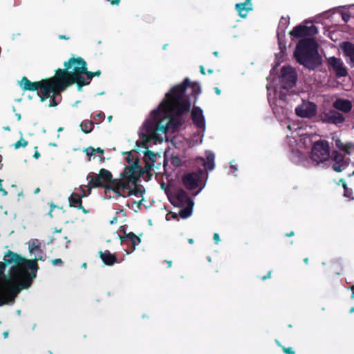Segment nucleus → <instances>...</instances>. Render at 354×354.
I'll return each mask as SVG.
<instances>
[{
    "label": "nucleus",
    "instance_id": "f257e3e1",
    "mask_svg": "<svg viewBox=\"0 0 354 354\" xmlns=\"http://www.w3.org/2000/svg\"><path fill=\"white\" fill-rule=\"evenodd\" d=\"M191 87V95L194 102L201 92L198 83H192L188 77L174 87L166 94L163 102L156 108V131L165 129L174 133L181 129L188 120L191 100L185 93Z\"/></svg>",
    "mask_w": 354,
    "mask_h": 354
},
{
    "label": "nucleus",
    "instance_id": "f03ea898",
    "mask_svg": "<svg viewBox=\"0 0 354 354\" xmlns=\"http://www.w3.org/2000/svg\"><path fill=\"white\" fill-rule=\"evenodd\" d=\"M7 265L15 264L10 270L11 279L17 288H28L37 276L39 269L36 260H29L11 250H8L3 258Z\"/></svg>",
    "mask_w": 354,
    "mask_h": 354
},
{
    "label": "nucleus",
    "instance_id": "7ed1b4c3",
    "mask_svg": "<svg viewBox=\"0 0 354 354\" xmlns=\"http://www.w3.org/2000/svg\"><path fill=\"white\" fill-rule=\"evenodd\" d=\"M64 68H58L55 75L47 78L50 93L60 95L66 88L75 84L79 91L84 86L83 76L80 75L77 57H72L64 63Z\"/></svg>",
    "mask_w": 354,
    "mask_h": 354
},
{
    "label": "nucleus",
    "instance_id": "20e7f679",
    "mask_svg": "<svg viewBox=\"0 0 354 354\" xmlns=\"http://www.w3.org/2000/svg\"><path fill=\"white\" fill-rule=\"evenodd\" d=\"M145 161V165L142 167L140 165V159L137 158L131 165H127L124 167V171L120 174V180L125 182L127 186L120 187V196L134 195L139 196L142 192L140 187L137 186V183L140 178H142L144 180L148 181L151 179L152 174L151 172L153 165L149 162Z\"/></svg>",
    "mask_w": 354,
    "mask_h": 354
},
{
    "label": "nucleus",
    "instance_id": "39448f33",
    "mask_svg": "<svg viewBox=\"0 0 354 354\" xmlns=\"http://www.w3.org/2000/svg\"><path fill=\"white\" fill-rule=\"evenodd\" d=\"M294 57L296 61L309 70H315L322 63L318 53V44L313 38H304L296 45Z\"/></svg>",
    "mask_w": 354,
    "mask_h": 354
},
{
    "label": "nucleus",
    "instance_id": "423d86ee",
    "mask_svg": "<svg viewBox=\"0 0 354 354\" xmlns=\"http://www.w3.org/2000/svg\"><path fill=\"white\" fill-rule=\"evenodd\" d=\"M86 179L91 180L93 187L104 188L106 195L110 191H113L117 195H121L120 187L127 186V184L120 179H113L111 172L104 168L100 170L98 174H88Z\"/></svg>",
    "mask_w": 354,
    "mask_h": 354
},
{
    "label": "nucleus",
    "instance_id": "0eeeda50",
    "mask_svg": "<svg viewBox=\"0 0 354 354\" xmlns=\"http://www.w3.org/2000/svg\"><path fill=\"white\" fill-rule=\"evenodd\" d=\"M138 133L141 140H138L136 145L148 149L149 142L155 141V109L151 111L150 118L145 122Z\"/></svg>",
    "mask_w": 354,
    "mask_h": 354
},
{
    "label": "nucleus",
    "instance_id": "6e6552de",
    "mask_svg": "<svg viewBox=\"0 0 354 354\" xmlns=\"http://www.w3.org/2000/svg\"><path fill=\"white\" fill-rule=\"evenodd\" d=\"M19 86L24 91H36L40 89L41 95L39 97L41 102H44L49 97L50 91L48 88L47 78L43 79L41 81L31 82L24 76L19 82Z\"/></svg>",
    "mask_w": 354,
    "mask_h": 354
},
{
    "label": "nucleus",
    "instance_id": "1a4fd4ad",
    "mask_svg": "<svg viewBox=\"0 0 354 354\" xmlns=\"http://www.w3.org/2000/svg\"><path fill=\"white\" fill-rule=\"evenodd\" d=\"M330 156V147L327 140H318L313 145L310 158L317 163L323 162Z\"/></svg>",
    "mask_w": 354,
    "mask_h": 354
},
{
    "label": "nucleus",
    "instance_id": "9d476101",
    "mask_svg": "<svg viewBox=\"0 0 354 354\" xmlns=\"http://www.w3.org/2000/svg\"><path fill=\"white\" fill-rule=\"evenodd\" d=\"M297 74L291 66H283L281 69L280 82L283 89L289 90L296 85Z\"/></svg>",
    "mask_w": 354,
    "mask_h": 354
},
{
    "label": "nucleus",
    "instance_id": "9b49d317",
    "mask_svg": "<svg viewBox=\"0 0 354 354\" xmlns=\"http://www.w3.org/2000/svg\"><path fill=\"white\" fill-rule=\"evenodd\" d=\"M297 116L304 118H312L317 114V105L311 102L303 100L295 109Z\"/></svg>",
    "mask_w": 354,
    "mask_h": 354
},
{
    "label": "nucleus",
    "instance_id": "f8f14e48",
    "mask_svg": "<svg viewBox=\"0 0 354 354\" xmlns=\"http://www.w3.org/2000/svg\"><path fill=\"white\" fill-rule=\"evenodd\" d=\"M77 66H79L80 75L83 76L84 86L88 85L93 77H99L101 75V71L100 70L95 72L88 71L86 62L81 57H77Z\"/></svg>",
    "mask_w": 354,
    "mask_h": 354
},
{
    "label": "nucleus",
    "instance_id": "ddd939ff",
    "mask_svg": "<svg viewBox=\"0 0 354 354\" xmlns=\"http://www.w3.org/2000/svg\"><path fill=\"white\" fill-rule=\"evenodd\" d=\"M19 291L15 285L0 288V306L12 302Z\"/></svg>",
    "mask_w": 354,
    "mask_h": 354
},
{
    "label": "nucleus",
    "instance_id": "4468645a",
    "mask_svg": "<svg viewBox=\"0 0 354 354\" xmlns=\"http://www.w3.org/2000/svg\"><path fill=\"white\" fill-rule=\"evenodd\" d=\"M319 116L324 123L339 125L345 121V117L335 109L325 111Z\"/></svg>",
    "mask_w": 354,
    "mask_h": 354
},
{
    "label": "nucleus",
    "instance_id": "2eb2a0df",
    "mask_svg": "<svg viewBox=\"0 0 354 354\" xmlns=\"http://www.w3.org/2000/svg\"><path fill=\"white\" fill-rule=\"evenodd\" d=\"M317 32L318 29L315 25L307 26L299 24L294 27L290 34L292 37L300 38L306 36H314L317 34Z\"/></svg>",
    "mask_w": 354,
    "mask_h": 354
},
{
    "label": "nucleus",
    "instance_id": "dca6fc26",
    "mask_svg": "<svg viewBox=\"0 0 354 354\" xmlns=\"http://www.w3.org/2000/svg\"><path fill=\"white\" fill-rule=\"evenodd\" d=\"M328 64L335 73L337 78L344 77L348 75V70L339 58L330 57L328 59Z\"/></svg>",
    "mask_w": 354,
    "mask_h": 354
},
{
    "label": "nucleus",
    "instance_id": "f3484780",
    "mask_svg": "<svg viewBox=\"0 0 354 354\" xmlns=\"http://www.w3.org/2000/svg\"><path fill=\"white\" fill-rule=\"evenodd\" d=\"M200 176L194 172L188 173L183 177V183L187 189L193 190L198 186Z\"/></svg>",
    "mask_w": 354,
    "mask_h": 354
},
{
    "label": "nucleus",
    "instance_id": "a211bd4d",
    "mask_svg": "<svg viewBox=\"0 0 354 354\" xmlns=\"http://www.w3.org/2000/svg\"><path fill=\"white\" fill-rule=\"evenodd\" d=\"M191 118L193 123L198 128L202 129L205 127V118L203 114V111L199 106H194L191 113Z\"/></svg>",
    "mask_w": 354,
    "mask_h": 354
},
{
    "label": "nucleus",
    "instance_id": "6ab92c4d",
    "mask_svg": "<svg viewBox=\"0 0 354 354\" xmlns=\"http://www.w3.org/2000/svg\"><path fill=\"white\" fill-rule=\"evenodd\" d=\"M332 158L335 162L332 167L334 171L337 172H341L346 167V162L344 159V156L338 152L337 151H333L332 152Z\"/></svg>",
    "mask_w": 354,
    "mask_h": 354
},
{
    "label": "nucleus",
    "instance_id": "aec40b11",
    "mask_svg": "<svg viewBox=\"0 0 354 354\" xmlns=\"http://www.w3.org/2000/svg\"><path fill=\"white\" fill-rule=\"evenodd\" d=\"M344 57L349 59V64L354 67V44L351 41H343L339 45Z\"/></svg>",
    "mask_w": 354,
    "mask_h": 354
},
{
    "label": "nucleus",
    "instance_id": "412c9836",
    "mask_svg": "<svg viewBox=\"0 0 354 354\" xmlns=\"http://www.w3.org/2000/svg\"><path fill=\"white\" fill-rule=\"evenodd\" d=\"M69 206L78 209H82L84 214L89 213V210L86 209L82 205V200L79 194L73 192L68 197Z\"/></svg>",
    "mask_w": 354,
    "mask_h": 354
},
{
    "label": "nucleus",
    "instance_id": "4be33fe9",
    "mask_svg": "<svg viewBox=\"0 0 354 354\" xmlns=\"http://www.w3.org/2000/svg\"><path fill=\"white\" fill-rule=\"evenodd\" d=\"M333 106L338 111L347 113L351 111L353 104L349 100L339 98L333 102Z\"/></svg>",
    "mask_w": 354,
    "mask_h": 354
},
{
    "label": "nucleus",
    "instance_id": "5701e85b",
    "mask_svg": "<svg viewBox=\"0 0 354 354\" xmlns=\"http://www.w3.org/2000/svg\"><path fill=\"white\" fill-rule=\"evenodd\" d=\"M99 255L102 262L106 266H112L118 262L117 256L114 254H111L109 250H106L104 252L100 251Z\"/></svg>",
    "mask_w": 354,
    "mask_h": 354
},
{
    "label": "nucleus",
    "instance_id": "b1692460",
    "mask_svg": "<svg viewBox=\"0 0 354 354\" xmlns=\"http://www.w3.org/2000/svg\"><path fill=\"white\" fill-rule=\"evenodd\" d=\"M121 242L123 244H131L132 251L134 250L135 247L140 244L141 240L133 232H129L124 236H120Z\"/></svg>",
    "mask_w": 354,
    "mask_h": 354
},
{
    "label": "nucleus",
    "instance_id": "393cba45",
    "mask_svg": "<svg viewBox=\"0 0 354 354\" xmlns=\"http://www.w3.org/2000/svg\"><path fill=\"white\" fill-rule=\"evenodd\" d=\"M176 200L178 205L180 206H184L190 204V203H194L187 193L182 189L177 191L176 194Z\"/></svg>",
    "mask_w": 354,
    "mask_h": 354
},
{
    "label": "nucleus",
    "instance_id": "a878e982",
    "mask_svg": "<svg viewBox=\"0 0 354 354\" xmlns=\"http://www.w3.org/2000/svg\"><path fill=\"white\" fill-rule=\"evenodd\" d=\"M235 8L239 15L242 18H245L248 15V12L252 9L251 0H245L243 3H236Z\"/></svg>",
    "mask_w": 354,
    "mask_h": 354
},
{
    "label": "nucleus",
    "instance_id": "bb28decb",
    "mask_svg": "<svg viewBox=\"0 0 354 354\" xmlns=\"http://www.w3.org/2000/svg\"><path fill=\"white\" fill-rule=\"evenodd\" d=\"M336 147L341 151L345 152L346 154L350 155L352 151H354V144L352 142L343 143L340 140L335 141Z\"/></svg>",
    "mask_w": 354,
    "mask_h": 354
},
{
    "label": "nucleus",
    "instance_id": "cd10ccee",
    "mask_svg": "<svg viewBox=\"0 0 354 354\" xmlns=\"http://www.w3.org/2000/svg\"><path fill=\"white\" fill-rule=\"evenodd\" d=\"M200 160L203 162V165L205 169L207 170H212L214 167V154H209L207 156V160L203 158H200Z\"/></svg>",
    "mask_w": 354,
    "mask_h": 354
},
{
    "label": "nucleus",
    "instance_id": "c85d7f7f",
    "mask_svg": "<svg viewBox=\"0 0 354 354\" xmlns=\"http://www.w3.org/2000/svg\"><path fill=\"white\" fill-rule=\"evenodd\" d=\"M80 127L84 133H89L94 128V122L90 120H84L80 123Z\"/></svg>",
    "mask_w": 354,
    "mask_h": 354
},
{
    "label": "nucleus",
    "instance_id": "c756f323",
    "mask_svg": "<svg viewBox=\"0 0 354 354\" xmlns=\"http://www.w3.org/2000/svg\"><path fill=\"white\" fill-rule=\"evenodd\" d=\"M194 203H190L189 205H184L179 212V215L182 218H187L192 214Z\"/></svg>",
    "mask_w": 354,
    "mask_h": 354
},
{
    "label": "nucleus",
    "instance_id": "7c9ffc66",
    "mask_svg": "<svg viewBox=\"0 0 354 354\" xmlns=\"http://www.w3.org/2000/svg\"><path fill=\"white\" fill-rule=\"evenodd\" d=\"M29 250L31 253H33L35 251L39 250L40 253H42L41 250L40 249V243L38 240H34L30 243L29 246Z\"/></svg>",
    "mask_w": 354,
    "mask_h": 354
},
{
    "label": "nucleus",
    "instance_id": "2f4dec72",
    "mask_svg": "<svg viewBox=\"0 0 354 354\" xmlns=\"http://www.w3.org/2000/svg\"><path fill=\"white\" fill-rule=\"evenodd\" d=\"M57 96H59V98L61 99L60 95H54L53 93H50L49 97H48L50 99L48 104L50 107L56 106L59 104V101L57 100Z\"/></svg>",
    "mask_w": 354,
    "mask_h": 354
},
{
    "label": "nucleus",
    "instance_id": "473e14b6",
    "mask_svg": "<svg viewBox=\"0 0 354 354\" xmlns=\"http://www.w3.org/2000/svg\"><path fill=\"white\" fill-rule=\"evenodd\" d=\"M28 142L24 139L23 138H21L19 140H18L14 144L15 149H18L20 147H26L28 145Z\"/></svg>",
    "mask_w": 354,
    "mask_h": 354
},
{
    "label": "nucleus",
    "instance_id": "72a5a7b5",
    "mask_svg": "<svg viewBox=\"0 0 354 354\" xmlns=\"http://www.w3.org/2000/svg\"><path fill=\"white\" fill-rule=\"evenodd\" d=\"M343 187H344V196L346 198H351L352 193L347 187V185L345 182L343 183Z\"/></svg>",
    "mask_w": 354,
    "mask_h": 354
},
{
    "label": "nucleus",
    "instance_id": "f704fd0d",
    "mask_svg": "<svg viewBox=\"0 0 354 354\" xmlns=\"http://www.w3.org/2000/svg\"><path fill=\"white\" fill-rule=\"evenodd\" d=\"M126 153H127L128 156L126 157V158H125V159H126V161L129 163V165H131V164H132L134 161H136V160L137 158H138V159H139V158H138V157H137V156H136V157H135L134 158H132L131 157V152H127Z\"/></svg>",
    "mask_w": 354,
    "mask_h": 354
},
{
    "label": "nucleus",
    "instance_id": "c9c22d12",
    "mask_svg": "<svg viewBox=\"0 0 354 354\" xmlns=\"http://www.w3.org/2000/svg\"><path fill=\"white\" fill-rule=\"evenodd\" d=\"M146 154L149 156L152 164L155 162V153L153 151L147 150Z\"/></svg>",
    "mask_w": 354,
    "mask_h": 354
},
{
    "label": "nucleus",
    "instance_id": "e433bc0d",
    "mask_svg": "<svg viewBox=\"0 0 354 354\" xmlns=\"http://www.w3.org/2000/svg\"><path fill=\"white\" fill-rule=\"evenodd\" d=\"M341 15H342V20L345 22V23H347L350 18H351V16L348 13V12H342L341 13Z\"/></svg>",
    "mask_w": 354,
    "mask_h": 354
},
{
    "label": "nucleus",
    "instance_id": "4c0bfd02",
    "mask_svg": "<svg viewBox=\"0 0 354 354\" xmlns=\"http://www.w3.org/2000/svg\"><path fill=\"white\" fill-rule=\"evenodd\" d=\"M282 347V349H283V351L286 353V354H295V351L292 349V348L291 347H285V346H281Z\"/></svg>",
    "mask_w": 354,
    "mask_h": 354
},
{
    "label": "nucleus",
    "instance_id": "58836bf2",
    "mask_svg": "<svg viewBox=\"0 0 354 354\" xmlns=\"http://www.w3.org/2000/svg\"><path fill=\"white\" fill-rule=\"evenodd\" d=\"M85 152L88 156H91L95 153V148L93 147H88L85 149Z\"/></svg>",
    "mask_w": 354,
    "mask_h": 354
},
{
    "label": "nucleus",
    "instance_id": "ea45409f",
    "mask_svg": "<svg viewBox=\"0 0 354 354\" xmlns=\"http://www.w3.org/2000/svg\"><path fill=\"white\" fill-rule=\"evenodd\" d=\"M89 180V181H88V185L86 186V187H87V191L86 192V194H87V196H88V195H90V194H91L92 188H95V187H93V186L91 185V180Z\"/></svg>",
    "mask_w": 354,
    "mask_h": 354
},
{
    "label": "nucleus",
    "instance_id": "a19ab883",
    "mask_svg": "<svg viewBox=\"0 0 354 354\" xmlns=\"http://www.w3.org/2000/svg\"><path fill=\"white\" fill-rule=\"evenodd\" d=\"M104 118V114L103 113H98L95 116V119L97 121H102Z\"/></svg>",
    "mask_w": 354,
    "mask_h": 354
},
{
    "label": "nucleus",
    "instance_id": "79ce46f5",
    "mask_svg": "<svg viewBox=\"0 0 354 354\" xmlns=\"http://www.w3.org/2000/svg\"><path fill=\"white\" fill-rule=\"evenodd\" d=\"M80 191H81V192H82V193H81V194H80V196H81V198H82H82H84V197L88 196H87V194H86V191L84 190V189L83 188V187H82V186H80Z\"/></svg>",
    "mask_w": 354,
    "mask_h": 354
},
{
    "label": "nucleus",
    "instance_id": "37998d69",
    "mask_svg": "<svg viewBox=\"0 0 354 354\" xmlns=\"http://www.w3.org/2000/svg\"><path fill=\"white\" fill-rule=\"evenodd\" d=\"M6 263L0 262V275L3 274L6 268Z\"/></svg>",
    "mask_w": 354,
    "mask_h": 354
},
{
    "label": "nucleus",
    "instance_id": "c03bdc74",
    "mask_svg": "<svg viewBox=\"0 0 354 354\" xmlns=\"http://www.w3.org/2000/svg\"><path fill=\"white\" fill-rule=\"evenodd\" d=\"M160 186H161L162 189L164 190L166 194H167L168 193V187H169L168 185L162 182L160 183Z\"/></svg>",
    "mask_w": 354,
    "mask_h": 354
},
{
    "label": "nucleus",
    "instance_id": "a18cd8bd",
    "mask_svg": "<svg viewBox=\"0 0 354 354\" xmlns=\"http://www.w3.org/2000/svg\"><path fill=\"white\" fill-rule=\"evenodd\" d=\"M213 239L215 241V243L218 244L220 241V237L218 233H214L213 235Z\"/></svg>",
    "mask_w": 354,
    "mask_h": 354
},
{
    "label": "nucleus",
    "instance_id": "49530a36",
    "mask_svg": "<svg viewBox=\"0 0 354 354\" xmlns=\"http://www.w3.org/2000/svg\"><path fill=\"white\" fill-rule=\"evenodd\" d=\"M52 263L54 266L57 265L58 263H63V261L61 259H55L52 260Z\"/></svg>",
    "mask_w": 354,
    "mask_h": 354
},
{
    "label": "nucleus",
    "instance_id": "de8ad7c7",
    "mask_svg": "<svg viewBox=\"0 0 354 354\" xmlns=\"http://www.w3.org/2000/svg\"><path fill=\"white\" fill-rule=\"evenodd\" d=\"M271 274H272V270H270V271L267 273V274H266V275H264V276H263V277H261V280H262V281H265V280H266V279H268L271 278Z\"/></svg>",
    "mask_w": 354,
    "mask_h": 354
},
{
    "label": "nucleus",
    "instance_id": "09e8293b",
    "mask_svg": "<svg viewBox=\"0 0 354 354\" xmlns=\"http://www.w3.org/2000/svg\"><path fill=\"white\" fill-rule=\"evenodd\" d=\"M350 289L352 290V294H351V297L352 298H354V285L353 286H351L350 287ZM354 312V307H352L351 309H350V313H353Z\"/></svg>",
    "mask_w": 354,
    "mask_h": 354
},
{
    "label": "nucleus",
    "instance_id": "8fccbe9b",
    "mask_svg": "<svg viewBox=\"0 0 354 354\" xmlns=\"http://www.w3.org/2000/svg\"><path fill=\"white\" fill-rule=\"evenodd\" d=\"M57 207V206L54 204V203H51L50 205V211L48 212V214L50 216V217H53V215H52V212L53 211V209Z\"/></svg>",
    "mask_w": 354,
    "mask_h": 354
},
{
    "label": "nucleus",
    "instance_id": "3c124183",
    "mask_svg": "<svg viewBox=\"0 0 354 354\" xmlns=\"http://www.w3.org/2000/svg\"><path fill=\"white\" fill-rule=\"evenodd\" d=\"M95 152L102 155V154H104V149H102L100 147H97V149H95Z\"/></svg>",
    "mask_w": 354,
    "mask_h": 354
},
{
    "label": "nucleus",
    "instance_id": "603ef678",
    "mask_svg": "<svg viewBox=\"0 0 354 354\" xmlns=\"http://www.w3.org/2000/svg\"><path fill=\"white\" fill-rule=\"evenodd\" d=\"M288 20L286 18L282 17L280 19V24L286 25L288 23Z\"/></svg>",
    "mask_w": 354,
    "mask_h": 354
},
{
    "label": "nucleus",
    "instance_id": "864d4df0",
    "mask_svg": "<svg viewBox=\"0 0 354 354\" xmlns=\"http://www.w3.org/2000/svg\"><path fill=\"white\" fill-rule=\"evenodd\" d=\"M34 260H36V262L37 263V261L38 260H40V261H44V259H43V257L41 255V253H40V254H38L36 256V258L34 259Z\"/></svg>",
    "mask_w": 354,
    "mask_h": 354
},
{
    "label": "nucleus",
    "instance_id": "5fc2aeb1",
    "mask_svg": "<svg viewBox=\"0 0 354 354\" xmlns=\"http://www.w3.org/2000/svg\"><path fill=\"white\" fill-rule=\"evenodd\" d=\"M0 192L3 196H6L8 194L7 191L2 187H0Z\"/></svg>",
    "mask_w": 354,
    "mask_h": 354
},
{
    "label": "nucleus",
    "instance_id": "6e6d98bb",
    "mask_svg": "<svg viewBox=\"0 0 354 354\" xmlns=\"http://www.w3.org/2000/svg\"><path fill=\"white\" fill-rule=\"evenodd\" d=\"M59 39L68 40V39H69V37H67V36H66L64 35H59Z\"/></svg>",
    "mask_w": 354,
    "mask_h": 354
},
{
    "label": "nucleus",
    "instance_id": "4d7b16f0",
    "mask_svg": "<svg viewBox=\"0 0 354 354\" xmlns=\"http://www.w3.org/2000/svg\"><path fill=\"white\" fill-rule=\"evenodd\" d=\"M200 72L202 75H205V68L203 66H200Z\"/></svg>",
    "mask_w": 354,
    "mask_h": 354
},
{
    "label": "nucleus",
    "instance_id": "13d9d810",
    "mask_svg": "<svg viewBox=\"0 0 354 354\" xmlns=\"http://www.w3.org/2000/svg\"><path fill=\"white\" fill-rule=\"evenodd\" d=\"M33 157L36 159L39 158L40 157V153L37 151H35L34 155H33Z\"/></svg>",
    "mask_w": 354,
    "mask_h": 354
},
{
    "label": "nucleus",
    "instance_id": "bf43d9fd",
    "mask_svg": "<svg viewBox=\"0 0 354 354\" xmlns=\"http://www.w3.org/2000/svg\"><path fill=\"white\" fill-rule=\"evenodd\" d=\"M294 234H295L294 232L291 231L289 233H286L285 235H286V236L290 237V236H294Z\"/></svg>",
    "mask_w": 354,
    "mask_h": 354
},
{
    "label": "nucleus",
    "instance_id": "052dcab7",
    "mask_svg": "<svg viewBox=\"0 0 354 354\" xmlns=\"http://www.w3.org/2000/svg\"><path fill=\"white\" fill-rule=\"evenodd\" d=\"M214 91H215V93H216V95H220L221 94V90L218 87H215L214 88Z\"/></svg>",
    "mask_w": 354,
    "mask_h": 354
},
{
    "label": "nucleus",
    "instance_id": "680f3d73",
    "mask_svg": "<svg viewBox=\"0 0 354 354\" xmlns=\"http://www.w3.org/2000/svg\"><path fill=\"white\" fill-rule=\"evenodd\" d=\"M2 160H3V156L1 155H0V169H1L3 166V164L1 162Z\"/></svg>",
    "mask_w": 354,
    "mask_h": 354
},
{
    "label": "nucleus",
    "instance_id": "e2e57ef3",
    "mask_svg": "<svg viewBox=\"0 0 354 354\" xmlns=\"http://www.w3.org/2000/svg\"><path fill=\"white\" fill-rule=\"evenodd\" d=\"M165 262L167 263V268H170L171 266V261H165Z\"/></svg>",
    "mask_w": 354,
    "mask_h": 354
},
{
    "label": "nucleus",
    "instance_id": "0e129e2a",
    "mask_svg": "<svg viewBox=\"0 0 354 354\" xmlns=\"http://www.w3.org/2000/svg\"><path fill=\"white\" fill-rule=\"evenodd\" d=\"M40 192V189L39 187H37V189H35L34 191V194H38L39 192Z\"/></svg>",
    "mask_w": 354,
    "mask_h": 354
},
{
    "label": "nucleus",
    "instance_id": "69168bd1",
    "mask_svg": "<svg viewBox=\"0 0 354 354\" xmlns=\"http://www.w3.org/2000/svg\"><path fill=\"white\" fill-rule=\"evenodd\" d=\"M16 117L17 118V120H21V114L20 113H16Z\"/></svg>",
    "mask_w": 354,
    "mask_h": 354
},
{
    "label": "nucleus",
    "instance_id": "338daca9",
    "mask_svg": "<svg viewBox=\"0 0 354 354\" xmlns=\"http://www.w3.org/2000/svg\"><path fill=\"white\" fill-rule=\"evenodd\" d=\"M160 165H161L160 162V163H156V169L158 170L160 169Z\"/></svg>",
    "mask_w": 354,
    "mask_h": 354
},
{
    "label": "nucleus",
    "instance_id": "774afa93",
    "mask_svg": "<svg viewBox=\"0 0 354 354\" xmlns=\"http://www.w3.org/2000/svg\"><path fill=\"white\" fill-rule=\"evenodd\" d=\"M304 262L305 263V264H308V258H305L304 259Z\"/></svg>",
    "mask_w": 354,
    "mask_h": 354
}]
</instances>
